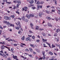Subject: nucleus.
<instances>
[{
    "label": "nucleus",
    "mask_w": 60,
    "mask_h": 60,
    "mask_svg": "<svg viewBox=\"0 0 60 60\" xmlns=\"http://www.w3.org/2000/svg\"><path fill=\"white\" fill-rule=\"evenodd\" d=\"M4 18L6 20H10V19H11V17L6 16H4Z\"/></svg>",
    "instance_id": "nucleus-1"
},
{
    "label": "nucleus",
    "mask_w": 60,
    "mask_h": 60,
    "mask_svg": "<svg viewBox=\"0 0 60 60\" xmlns=\"http://www.w3.org/2000/svg\"><path fill=\"white\" fill-rule=\"evenodd\" d=\"M56 9L57 10H58V13L60 15V8H59L57 7V8Z\"/></svg>",
    "instance_id": "nucleus-2"
},
{
    "label": "nucleus",
    "mask_w": 60,
    "mask_h": 60,
    "mask_svg": "<svg viewBox=\"0 0 60 60\" xmlns=\"http://www.w3.org/2000/svg\"><path fill=\"white\" fill-rule=\"evenodd\" d=\"M43 15V13L40 12L38 14V15L40 18L42 17V15Z\"/></svg>",
    "instance_id": "nucleus-3"
},
{
    "label": "nucleus",
    "mask_w": 60,
    "mask_h": 60,
    "mask_svg": "<svg viewBox=\"0 0 60 60\" xmlns=\"http://www.w3.org/2000/svg\"><path fill=\"white\" fill-rule=\"evenodd\" d=\"M27 7H24V8H22V11H27Z\"/></svg>",
    "instance_id": "nucleus-4"
},
{
    "label": "nucleus",
    "mask_w": 60,
    "mask_h": 60,
    "mask_svg": "<svg viewBox=\"0 0 60 60\" xmlns=\"http://www.w3.org/2000/svg\"><path fill=\"white\" fill-rule=\"evenodd\" d=\"M13 57L15 59H16V60H19V59H17V56H15L14 55L13 56Z\"/></svg>",
    "instance_id": "nucleus-5"
},
{
    "label": "nucleus",
    "mask_w": 60,
    "mask_h": 60,
    "mask_svg": "<svg viewBox=\"0 0 60 60\" xmlns=\"http://www.w3.org/2000/svg\"><path fill=\"white\" fill-rule=\"evenodd\" d=\"M21 19L23 20V21H25V16H23L21 18Z\"/></svg>",
    "instance_id": "nucleus-6"
},
{
    "label": "nucleus",
    "mask_w": 60,
    "mask_h": 60,
    "mask_svg": "<svg viewBox=\"0 0 60 60\" xmlns=\"http://www.w3.org/2000/svg\"><path fill=\"white\" fill-rule=\"evenodd\" d=\"M26 17L29 19L30 18V15H26Z\"/></svg>",
    "instance_id": "nucleus-7"
},
{
    "label": "nucleus",
    "mask_w": 60,
    "mask_h": 60,
    "mask_svg": "<svg viewBox=\"0 0 60 60\" xmlns=\"http://www.w3.org/2000/svg\"><path fill=\"white\" fill-rule=\"evenodd\" d=\"M29 2L30 4H32L34 3V0H30V1Z\"/></svg>",
    "instance_id": "nucleus-8"
},
{
    "label": "nucleus",
    "mask_w": 60,
    "mask_h": 60,
    "mask_svg": "<svg viewBox=\"0 0 60 60\" xmlns=\"http://www.w3.org/2000/svg\"><path fill=\"white\" fill-rule=\"evenodd\" d=\"M30 39V37H28V38H26V41H28V40H29Z\"/></svg>",
    "instance_id": "nucleus-9"
},
{
    "label": "nucleus",
    "mask_w": 60,
    "mask_h": 60,
    "mask_svg": "<svg viewBox=\"0 0 60 60\" xmlns=\"http://www.w3.org/2000/svg\"><path fill=\"white\" fill-rule=\"evenodd\" d=\"M47 41V40L46 39H44L43 38L42 39V41L43 42H46Z\"/></svg>",
    "instance_id": "nucleus-10"
},
{
    "label": "nucleus",
    "mask_w": 60,
    "mask_h": 60,
    "mask_svg": "<svg viewBox=\"0 0 60 60\" xmlns=\"http://www.w3.org/2000/svg\"><path fill=\"white\" fill-rule=\"evenodd\" d=\"M48 25L49 26H52V25L50 23L48 22L47 23Z\"/></svg>",
    "instance_id": "nucleus-11"
},
{
    "label": "nucleus",
    "mask_w": 60,
    "mask_h": 60,
    "mask_svg": "<svg viewBox=\"0 0 60 60\" xmlns=\"http://www.w3.org/2000/svg\"><path fill=\"white\" fill-rule=\"evenodd\" d=\"M17 3H18V4H21V1L20 0L17 1Z\"/></svg>",
    "instance_id": "nucleus-12"
},
{
    "label": "nucleus",
    "mask_w": 60,
    "mask_h": 60,
    "mask_svg": "<svg viewBox=\"0 0 60 60\" xmlns=\"http://www.w3.org/2000/svg\"><path fill=\"white\" fill-rule=\"evenodd\" d=\"M6 47V46H4V45H2L1 46V49H4V47Z\"/></svg>",
    "instance_id": "nucleus-13"
},
{
    "label": "nucleus",
    "mask_w": 60,
    "mask_h": 60,
    "mask_svg": "<svg viewBox=\"0 0 60 60\" xmlns=\"http://www.w3.org/2000/svg\"><path fill=\"white\" fill-rule=\"evenodd\" d=\"M46 18L47 19H48V20H49V19H51V18L49 16L46 17Z\"/></svg>",
    "instance_id": "nucleus-14"
},
{
    "label": "nucleus",
    "mask_w": 60,
    "mask_h": 60,
    "mask_svg": "<svg viewBox=\"0 0 60 60\" xmlns=\"http://www.w3.org/2000/svg\"><path fill=\"white\" fill-rule=\"evenodd\" d=\"M6 24L8 26H9L10 25H11V23L9 22H7Z\"/></svg>",
    "instance_id": "nucleus-15"
},
{
    "label": "nucleus",
    "mask_w": 60,
    "mask_h": 60,
    "mask_svg": "<svg viewBox=\"0 0 60 60\" xmlns=\"http://www.w3.org/2000/svg\"><path fill=\"white\" fill-rule=\"evenodd\" d=\"M30 46L31 47H33V48H34L35 47V46L34 45H32L31 44L30 45Z\"/></svg>",
    "instance_id": "nucleus-16"
},
{
    "label": "nucleus",
    "mask_w": 60,
    "mask_h": 60,
    "mask_svg": "<svg viewBox=\"0 0 60 60\" xmlns=\"http://www.w3.org/2000/svg\"><path fill=\"white\" fill-rule=\"evenodd\" d=\"M15 28L17 30H19V28H20V27L18 26L15 27Z\"/></svg>",
    "instance_id": "nucleus-17"
},
{
    "label": "nucleus",
    "mask_w": 60,
    "mask_h": 60,
    "mask_svg": "<svg viewBox=\"0 0 60 60\" xmlns=\"http://www.w3.org/2000/svg\"><path fill=\"white\" fill-rule=\"evenodd\" d=\"M49 54H50V55H53V53H52V52H49Z\"/></svg>",
    "instance_id": "nucleus-18"
},
{
    "label": "nucleus",
    "mask_w": 60,
    "mask_h": 60,
    "mask_svg": "<svg viewBox=\"0 0 60 60\" xmlns=\"http://www.w3.org/2000/svg\"><path fill=\"white\" fill-rule=\"evenodd\" d=\"M30 16L31 17H33L34 16V14H30Z\"/></svg>",
    "instance_id": "nucleus-19"
},
{
    "label": "nucleus",
    "mask_w": 60,
    "mask_h": 60,
    "mask_svg": "<svg viewBox=\"0 0 60 60\" xmlns=\"http://www.w3.org/2000/svg\"><path fill=\"white\" fill-rule=\"evenodd\" d=\"M45 52L43 51L42 52V54L43 56H45Z\"/></svg>",
    "instance_id": "nucleus-20"
},
{
    "label": "nucleus",
    "mask_w": 60,
    "mask_h": 60,
    "mask_svg": "<svg viewBox=\"0 0 60 60\" xmlns=\"http://www.w3.org/2000/svg\"><path fill=\"white\" fill-rule=\"evenodd\" d=\"M21 56L22 58H23V59L24 60V59H26V58H27L26 57L25 58V57H24L23 56Z\"/></svg>",
    "instance_id": "nucleus-21"
},
{
    "label": "nucleus",
    "mask_w": 60,
    "mask_h": 60,
    "mask_svg": "<svg viewBox=\"0 0 60 60\" xmlns=\"http://www.w3.org/2000/svg\"><path fill=\"white\" fill-rule=\"evenodd\" d=\"M22 41H24V40H25V37L23 36L22 38Z\"/></svg>",
    "instance_id": "nucleus-22"
},
{
    "label": "nucleus",
    "mask_w": 60,
    "mask_h": 60,
    "mask_svg": "<svg viewBox=\"0 0 60 60\" xmlns=\"http://www.w3.org/2000/svg\"><path fill=\"white\" fill-rule=\"evenodd\" d=\"M42 34H43V36H46V34L44 33L43 32L42 33Z\"/></svg>",
    "instance_id": "nucleus-23"
},
{
    "label": "nucleus",
    "mask_w": 60,
    "mask_h": 60,
    "mask_svg": "<svg viewBox=\"0 0 60 60\" xmlns=\"http://www.w3.org/2000/svg\"><path fill=\"white\" fill-rule=\"evenodd\" d=\"M36 29H37V30H38L39 29V27H38L37 26H36Z\"/></svg>",
    "instance_id": "nucleus-24"
},
{
    "label": "nucleus",
    "mask_w": 60,
    "mask_h": 60,
    "mask_svg": "<svg viewBox=\"0 0 60 60\" xmlns=\"http://www.w3.org/2000/svg\"><path fill=\"white\" fill-rule=\"evenodd\" d=\"M37 51L38 52V53H40V50L39 49H38L37 50Z\"/></svg>",
    "instance_id": "nucleus-25"
},
{
    "label": "nucleus",
    "mask_w": 60,
    "mask_h": 60,
    "mask_svg": "<svg viewBox=\"0 0 60 60\" xmlns=\"http://www.w3.org/2000/svg\"><path fill=\"white\" fill-rule=\"evenodd\" d=\"M11 51H12V53H14V52H13V48H11Z\"/></svg>",
    "instance_id": "nucleus-26"
},
{
    "label": "nucleus",
    "mask_w": 60,
    "mask_h": 60,
    "mask_svg": "<svg viewBox=\"0 0 60 60\" xmlns=\"http://www.w3.org/2000/svg\"><path fill=\"white\" fill-rule=\"evenodd\" d=\"M40 4V2L39 1H38L36 3L37 4Z\"/></svg>",
    "instance_id": "nucleus-27"
},
{
    "label": "nucleus",
    "mask_w": 60,
    "mask_h": 60,
    "mask_svg": "<svg viewBox=\"0 0 60 60\" xmlns=\"http://www.w3.org/2000/svg\"><path fill=\"white\" fill-rule=\"evenodd\" d=\"M5 47L6 48H7V49H8V50L9 51H10L11 50H10V48L8 47L7 46H5Z\"/></svg>",
    "instance_id": "nucleus-28"
},
{
    "label": "nucleus",
    "mask_w": 60,
    "mask_h": 60,
    "mask_svg": "<svg viewBox=\"0 0 60 60\" xmlns=\"http://www.w3.org/2000/svg\"><path fill=\"white\" fill-rule=\"evenodd\" d=\"M8 41H13V40L12 39H10V40H8Z\"/></svg>",
    "instance_id": "nucleus-29"
},
{
    "label": "nucleus",
    "mask_w": 60,
    "mask_h": 60,
    "mask_svg": "<svg viewBox=\"0 0 60 60\" xmlns=\"http://www.w3.org/2000/svg\"><path fill=\"white\" fill-rule=\"evenodd\" d=\"M54 2L55 4H56V5H57V1H56V0H55Z\"/></svg>",
    "instance_id": "nucleus-30"
},
{
    "label": "nucleus",
    "mask_w": 60,
    "mask_h": 60,
    "mask_svg": "<svg viewBox=\"0 0 60 60\" xmlns=\"http://www.w3.org/2000/svg\"><path fill=\"white\" fill-rule=\"evenodd\" d=\"M46 12L47 13H48V14H49V11L46 10Z\"/></svg>",
    "instance_id": "nucleus-31"
},
{
    "label": "nucleus",
    "mask_w": 60,
    "mask_h": 60,
    "mask_svg": "<svg viewBox=\"0 0 60 60\" xmlns=\"http://www.w3.org/2000/svg\"><path fill=\"white\" fill-rule=\"evenodd\" d=\"M32 38L33 39V40H34V39H35V36H32Z\"/></svg>",
    "instance_id": "nucleus-32"
},
{
    "label": "nucleus",
    "mask_w": 60,
    "mask_h": 60,
    "mask_svg": "<svg viewBox=\"0 0 60 60\" xmlns=\"http://www.w3.org/2000/svg\"><path fill=\"white\" fill-rule=\"evenodd\" d=\"M30 26H31V27H32L33 26V24L32 23H30Z\"/></svg>",
    "instance_id": "nucleus-33"
},
{
    "label": "nucleus",
    "mask_w": 60,
    "mask_h": 60,
    "mask_svg": "<svg viewBox=\"0 0 60 60\" xmlns=\"http://www.w3.org/2000/svg\"><path fill=\"white\" fill-rule=\"evenodd\" d=\"M45 56H46V55L45 56H43V59H45L46 58V57H45Z\"/></svg>",
    "instance_id": "nucleus-34"
},
{
    "label": "nucleus",
    "mask_w": 60,
    "mask_h": 60,
    "mask_svg": "<svg viewBox=\"0 0 60 60\" xmlns=\"http://www.w3.org/2000/svg\"><path fill=\"white\" fill-rule=\"evenodd\" d=\"M38 14H36V16L35 17V18H38Z\"/></svg>",
    "instance_id": "nucleus-35"
},
{
    "label": "nucleus",
    "mask_w": 60,
    "mask_h": 60,
    "mask_svg": "<svg viewBox=\"0 0 60 60\" xmlns=\"http://www.w3.org/2000/svg\"><path fill=\"white\" fill-rule=\"evenodd\" d=\"M7 21H3V23H7Z\"/></svg>",
    "instance_id": "nucleus-36"
},
{
    "label": "nucleus",
    "mask_w": 60,
    "mask_h": 60,
    "mask_svg": "<svg viewBox=\"0 0 60 60\" xmlns=\"http://www.w3.org/2000/svg\"><path fill=\"white\" fill-rule=\"evenodd\" d=\"M24 21H25V22H28V21L27 19H25V20Z\"/></svg>",
    "instance_id": "nucleus-37"
},
{
    "label": "nucleus",
    "mask_w": 60,
    "mask_h": 60,
    "mask_svg": "<svg viewBox=\"0 0 60 60\" xmlns=\"http://www.w3.org/2000/svg\"><path fill=\"white\" fill-rule=\"evenodd\" d=\"M52 48H54V47H56V46H55V45H53V44H52Z\"/></svg>",
    "instance_id": "nucleus-38"
},
{
    "label": "nucleus",
    "mask_w": 60,
    "mask_h": 60,
    "mask_svg": "<svg viewBox=\"0 0 60 60\" xmlns=\"http://www.w3.org/2000/svg\"><path fill=\"white\" fill-rule=\"evenodd\" d=\"M11 17L12 18H14L15 17V16L14 15H11Z\"/></svg>",
    "instance_id": "nucleus-39"
},
{
    "label": "nucleus",
    "mask_w": 60,
    "mask_h": 60,
    "mask_svg": "<svg viewBox=\"0 0 60 60\" xmlns=\"http://www.w3.org/2000/svg\"><path fill=\"white\" fill-rule=\"evenodd\" d=\"M3 57L5 58H7V56H4L3 55V56H2Z\"/></svg>",
    "instance_id": "nucleus-40"
},
{
    "label": "nucleus",
    "mask_w": 60,
    "mask_h": 60,
    "mask_svg": "<svg viewBox=\"0 0 60 60\" xmlns=\"http://www.w3.org/2000/svg\"><path fill=\"white\" fill-rule=\"evenodd\" d=\"M29 49L30 50L31 52H32V51H33V49H32V48H30Z\"/></svg>",
    "instance_id": "nucleus-41"
},
{
    "label": "nucleus",
    "mask_w": 60,
    "mask_h": 60,
    "mask_svg": "<svg viewBox=\"0 0 60 60\" xmlns=\"http://www.w3.org/2000/svg\"><path fill=\"white\" fill-rule=\"evenodd\" d=\"M3 55H4V53H3V54L1 53H0V55H1V56H3Z\"/></svg>",
    "instance_id": "nucleus-42"
},
{
    "label": "nucleus",
    "mask_w": 60,
    "mask_h": 60,
    "mask_svg": "<svg viewBox=\"0 0 60 60\" xmlns=\"http://www.w3.org/2000/svg\"><path fill=\"white\" fill-rule=\"evenodd\" d=\"M6 1V3H7V0H3V2H5Z\"/></svg>",
    "instance_id": "nucleus-43"
},
{
    "label": "nucleus",
    "mask_w": 60,
    "mask_h": 60,
    "mask_svg": "<svg viewBox=\"0 0 60 60\" xmlns=\"http://www.w3.org/2000/svg\"><path fill=\"white\" fill-rule=\"evenodd\" d=\"M56 32L57 33H58V32H59V29H57L56 30Z\"/></svg>",
    "instance_id": "nucleus-44"
},
{
    "label": "nucleus",
    "mask_w": 60,
    "mask_h": 60,
    "mask_svg": "<svg viewBox=\"0 0 60 60\" xmlns=\"http://www.w3.org/2000/svg\"><path fill=\"white\" fill-rule=\"evenodd\" d=\"M10 26H13V27H14V25L13 24V25L12 24H10Z\"/></svg>",
    "instance_id": "nucleus-45"
},
{
    "label": "nucleus",
    "mask_w": 60,
    "mask_h": 60,
    "mask_svg": "<svg viewBox=\"0 0 60 60\" xmlns=\"http://www.w3.org/2000/svg\"><path fill=\"white\" fill-rule=\"evenodd\" d=\"M46 43L47 44H48V45H49V46H50V44H49V43L46 42Z\"/></svg>",
    "instance_id": "nucleus-46"
},
{
    "label": "nucleus",
    "mask_w": 60,
    "mask_h": 60,
    "mask_svg": "<svg viewBox=\"0 0 60 60\" xmlns=\"http://www.w3.org/2000/svg\"><path fill=\"white\" fill-rule=\"evenodd\" d=\"M10 38V37H8V38L5 39V40H8V39H9Z\"/></svg>",
    "instance_id": "nucleus-47"
},
{
    "label": "nucleus",
    "mask_w": 60,
    "mask_h": 60,
    "mask_svg": "<svg viewBox=\"0 0 60 60\" xmlns=\"http://www.w3.org/2000/svg\"><path fill=\"white\" fill-rule=\"evenodd\" d=\"M46 45L45 44H44L43 45L44 46V47H47V46H45Z\"/></svg>",
    "instance_id": "nucleus-48"
},
{
    "label": "nucleus",
    "mask_w": 60,
    "mask_h": 60,
    "mask_svg": "<svg viewBox=\"0 0 60 60\" xmlns=\"http://www.w3.org/2000/svg\"><path fill=\"white\" fill-rule=\"evenodd\" d=\"M16 13H17L18 14H19V12H18V11H16Z\"/></svg>",
    "instance_id": "nucleus-49"
},
{
    "label": "nucleus",
    "mask_w": 60,
    "mask_h": 60,
    "mask_svg": "<svg viewBox=\"0 0 60 60\" xmlns=\"http://www.w3.org/2000/svg\"><path fill=\"white\" fill-rule=\"evenodd\" d=\"M19 5H20V4H17L16 5V7H18V8H19Z\"/></svg>",
    "instance_id": "nucleus-50"
},
{
    "label": "nucleus",
    "mask_w": 60,
    "mask_h": 60,
    "mask_svg": "<svg viewBox=\"0 0 60 60\" xmlns=\"http://www.w3.org/2000/svg\"><path fill=\"white\" fill-rule=\"evenodd\" d=\"M55 10H54L53 9H52L51 11L52 12H55Z\"/></svg>",
    "instance_id": "nucleus-51"
},
{
    "label": "nucleus",
    "mask_w": 60,
    "mask_h": 60,
    "mask_svg": "<svg viewBox=\"0 0 60 60\" xmlns=\"http://www.w3.org/2000/svg\"><path fill=\"white\" fill-rule=\"evenodd\" d=\"M56 46H57V47H60V44H57L56 45Z\"/></svg>",
    "instance_id": "nucleus-52"
},
{
    "label": "nucleus",
    "mask_w": 60,
    "mask_h": 60,
    "mask_svg": "<svg viewBox=\"0 0 60 60\" xmlns=\"http://www.w3.org/2000/svg\"><path fill=\"white\" fill-rule=\"evenodd\" d=\"M20 47H22V48H23L24 47V46L22 45H20Z\"/></svg>",
    "instance_id": "nucleus-53"
},
{
    "label": "nucleus",
    "mask_w": 60,
    "mask_h": 60,
    "mask_svg": "<svg viewBox=\"0 0 60 60\" xmlns=\"http://www.w3.org/2000/svg\"><path fill=\"white\" fill-rule=\"evenodd\" d=\"M28 7H31V5H29L28 6Z\"/></svg>",
    "instance_id": "nucleus-54"
},
{
    "label": "nucleus",
    "mask_w": 60,
    "mask_h": 60,
    "mask_svg": "<svg viewBox=\"0 0 60 60\" xmlns=\"http://www.w3.org/2000/svg\"><path fill=\"white\" fill-rule=\"evenodd\" d=\"M4 41H3V42H2V44H3V45H4L5 44V43H4Z\"/></svg>",
    "instance_id": "nucleus-55"
},
{
    "label": "nucleus",
    "mask_w": 60,
    "mask_h": 60,
    "mask_svg": "<svg viewBox=\"0 0 60 60\" xmlns=\"http://www.w3.org/2000/svg\"><path fill=\"white\" fill-rule=\"evenodd\" d=\"M26 51H27V52H28L29 50H28V49H26Z\"/></svg>",
    "instance_id": "nucleus-56"
},
{
    "label": "nucleus",
    "mask_w": 60,
    "mask_h": 60,
    "mask_svg": "<svg viewBox=\"0 0 60 60\" xmlns=\"http://www.w3.org/2000/svg\"><path fill=\"white\" fill-rule=\"evenodd\" d=\"M18 45L16 44H14L13 45L14 46H17Z\"/></svg>",
    "instance_id": "nucleus-57"
},
{
    "label": "nucleus",
    "mask_w": 60,
    "mask_h": 60,
    "mask_svg": "<svg viewBox=\"0 0 60 60\" xmlns=\"http://www.w3.org/2000/svg\"><path fill=\"white\" fill-rule=\"evenodd\" d=\"M37 8H40V5H37Z\"/></svg>",
    "instance_id": "nucleus-58"
},
{
    "label": "nucleus",
    "mask_w": 60,
    "mask_h": 60,
    "mask_svg": "<svg viewBox=\"0 0 60 60\" xmlns=\"http://www.w3.org/2000/svg\"><path fill=\"white\" fill-rule=\"evenodd\" d=\"M55 19L56 20V21H58V19H57V18H55Z\"/></svg>",
    "instance_id": "nucleus-59"
},
{
    "label": "nucleus",
    "mask_w": 60,
    "mask_h": 60,
    "mask_svg": "<svg viewBox=\"0 0 60 60\" xmlns=\"http://www.w3.org/2000/svg\"><path fill=\"white\" fill-rule=\"evenodd\" d=\"M29 32L31 33H33V32H32V31L31 30H29Z\"/></svg>",
    "instance_id": "nucleus-60"
},
{
    "label": "nucleus",
    "mask_w": 60,
    "mask_h": 60,
    "mask_svg": "<svg viewBox=\"0 0 60 60\" xmlns=\"http://www.w3.org/2000/svg\"><path fill=\"white\" fill-rule=\"evenodd\" d=\"M43 3H44V2H41L40 3V4H43Z\"/></svg>",
    "instance_id": "nucleus-61"
},
{
    "label": "nucleus",
    "mask_w": 60,
    "mask_h": 60,
    "mask_svg": "<svg viewBox=\"0 0 60 60\" xmlns=\"http://www.w3.org/2000/svg\"><path fill=\"white\" fill-rule=\"evenodd\" d=\"M20 24V22H18V25H19V24Z\"/></svg>",
    "instance_id": "nucleus-62"
},
{
    "label": "nucleus",
    "mask_w": 60,
    "mask_h": 60,
    "mask_svg": "<svg viewBox=\"0 0 60 60\" xmlns=\"http://www.w3.org/2000/svg\"><path fill=\"white\" fill-rule=\"evenodd\" d=\"M36 41L37 42H39V41H40V40H37Z\"/></svg>",
    "instance_id": "nucleus-63"
},
{
    "label": "nucleus",
    "mask_w": 60,
    "mask_h": 60,
    "mask_svg": "<svg viewBox=\"0 0 60 60\" xmlns=\"http://www.w3.org/2000/svg\"><path fill=\"white\" fill-rule=\"evenodd\" d=\"M16 9V6H15L14 7L13 9Z\"/></svg>",
    "instance_id": "nucleus-64"
}]
</instances>
